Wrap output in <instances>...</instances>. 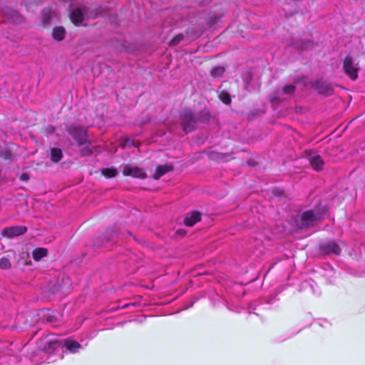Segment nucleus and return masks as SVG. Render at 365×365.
Instances as JSON below:
<instances>
[{"instance_id": "8", "label": "nucleus", "mask_w": 365, "mask_h": 365, "mask_svg": "<svg viewBox=\"0 0 365 365\" xmlns=\"http://www.w3.org/2000/svg\"><path fill=\"white\" fill-rule=\"evenodd\" d=\"M320 250L326 255L334 254L339 255L341 252L340 246L334 241L329 240L322 243Z\"/></svg>"}, {"instance_id": "15", "label": "nucleus", "mask_w": 365, "mask_h": 365, "mask_svg": "<svg viewBox=\"0 0 365 365\" xmlns=\"http://www.w3.org/2000/svg\"><path fill=\"white\" fill-rule=\"evenodd\" d=\"M294 46L297 49L307 50L314 47V43L310 40H297L294 43Z\"/></svg>"}, {"instance_id": "18", "label": "nucleus", "mask_w": 365, "mask_h": 365, "mask_svg": "<svg viewBox=\"0 0 365 365\" xmlns=\"http://www.w3.org/2000/svg\"><path fill=\"white\" fill-rule=\"evenodd\" d=\"M63 345L66 346L67 349L72 353H76L81 347V344L71 340H66L63 341Z\"/></svg>"}, {"instance_id": "31", "label": "nucleus", "mask_w": 365, "mask_h": 365, "mask_svg": "<svg viewBox=\"0 0 365 365\" xmlns=\"http://www.w3.org/2000/svg\"><path fill=\"white\" fill-rule=\"evenodd\" d=\"M50 132H51H51H54V128H51Z\"/></svg>"}, {"instance_id": "16", "label": "nucleus", "mask_w": 365, "mask_h": 365, "mask_svg": "<svg viewBox=\"0 0 365 365\" xmlns=\"http://www.w3.org/2000/svg\"><path fill=\"white\" fill-rule=\"evenodd\" d=\"M173 166L169 165H159L156 168V171L153 175V178L155 180L160 178L163 175L171 171Z\"/></svg>"}, {"instance_id": "1", "label": "nucleus", "mask_w": 365, "mask_h": 365, "mask_svg": "<svg viewBox=\"0 0 365 365\" xmlns=\"http://www.w3.org/2000/svg\"><path fill=\"white\" fill-rule=\"evenodd\" d=\"M210 114L207 111H201L194 113L190 109H185L181 115V125L186 133L191 132L196 128L198 123H205L209 120Z\"/></svg>"}, {"instance_id": "17", "label": "nucleus", "mask_w": 365, "mask_h": 365, "mask_svg": "<svg viewBox=\"0 0 365 365\" xmlns=\"http://www.w3.org/2000/svg\"><path fill=\"white\" fill-rule=\"evenodd\" d=\"M66 35V31L63 27L58 26L53 29L52 36L56 41H62Z\"/></svg>"}, {"instance_id": "28", "label": "nucleus", "mask_w": 365, "mask_h": 365, "mask_svg": "<svg viewBox=\"0 0 365 365\" xmlns=\"http://www.w3.org/2000/svg\"><path fill=\"white\" fill-rule=\"evenodd\" d=\"M29 179V175L27 173H23L20 176V180L22 181H26Z\"/></svg>"}, {"instance_id": "30", "label": "nucleus", "mask_w": 365, "mask_h": 365, "mask_svg": "<svg viewBox=\"0 0 365 365\" xmlns=\"http://www.w3.org/2000/svg\"><path fill=\"white\" fill-rule=\"evenodd\" d=\"M53 317H48L47 320L50 322H53Z\"/></svg>"}, {"instance_id": "25", "label": "nucleus", "mask_w": 365, "mask_h": 365, "mask_svg": "<svg viewBox=\"0 0 365 365\" xmlns=\"http://www.w3.org/2000/svg\"><path fill=\"white\" fill-rule=\"evenodd\" d=\"M11 264L9 259L6 257H2L0 259V268L4 269H10Z\"/></svg>"}, {"instance_id": "5", "label": "nucleus", "mask_w": 365, "mask_h": 365, "mask_svg": "<svg viewBox=\"0 0 365 365\" xmlns=\"http://www.w3.org/2000/svg\"><path fill=\"white\" fill-rule=\"evenodd\" d=\"M296 87L292 84L285 86L282 89H277L272 94L271 101L274 103L282 102L287 98L284 96H290L294 93Z\"/></svg>"}, {"instance_id": "6", "label": "nucleus", "mask_w": 365, "mask_h": 365, "mask_svg": "<svg viewBox=\"0 0 365 365\" xmlns=\"http://www.w3.org/2000/svg\"><path fill=\"white\" fill-rule=\"evenodd\" d=\"M343 68L346 74L352 80H355L358 77V68L353 62V59L350 56H347L344 61Z\"/></svg>"}, {"instance_id": "10", "label": "nucleus", "mask_w": 365, "mask_h": 365, "mask_svg": "<svg viewBox=\"0 0 365 365\" xmlns=\"http://www.w3.org/2000/svg\"><path fill=\"white\" fill-rule=\"evenodd\" d=\"M5 21H9L14 24H20L23 21V18L18 12L11 8H5L3 11Z\"/></svg>"}, {"instance_id": "3", "label": "nucleus", "mask_w": 365, "mask_h": 365, "mask_svg": "<svg viewBox=\"0 0 365 365\" xmlns=\"http://www.w3.org/2000/svg\"><path fill=\"white\" fill-rule=\"evenodd\" d=\"M99 14L97 11L91 9L86 6L73 8L70 11V19L76 26L81 25L86 19H96Z\"/></svg>"}, {"instance_id": "21", "label": "nucleus", "mask_w": 365, "mask_h": 365, "mask_svg": "<svg viewBox=\"0 0 365 365\" xmlns=\"http://www.w3.org/2000/svg\"><path fill=\"white\" fill-rule=\"evenodd\" d=\"M62 157L63 153L61 149L54 148L51 150V158L53 162H58L61 160Z\"/></svg>"}, {"instance_id": "23", "label": "nucleus", "mask_w": 365, "mask_h": 365, "mask_svg": "<svg viewBox=\"0 0 365 365\" xmlns=\"http://www.w3.org/2000/svg\"><path fill=\"white\" fill-rule=\"evenodd\" d=\"M224 72H225L224 67L217 66V67L214 68L211 71V76L214 78H218V77L222 76V74L224 73Z\"/></svg>"}, {"instance_id": "11", "label": "nucleus", "mask_w": 365, "mask_h": 365, "mask_svg": "<svg viewBox=\"0 0 365 365\" xmlns=\"http://www.w3.org/2000/svg\"><path fill=\"white\" fill-rule=\"evenodd\" d=\"M315 89L321 94L329 96L333 92V86L327 82L319 81L315 83Z\"/></svg>"}, {"instance_id": "19", "label": "nucleus", "mask_w": 365, "mask_h": 365, "mask_svg": "<svg viewBox=\"0 0 365 365\" xmlns=\"http://www.w3.org/2000/svg\"><path fill=\"white\" fill-rule=\"evenodd\" d=\"M53 13L50 9H44L42 11V23L44 26L49 25Z\"/></svg>"}, {"instance_id": "24", "label": "nucleus", "mask_w": 365, "mask_h": 365, "mask_svg": "<svg viewBox=\"0 0 365 365\" xmlns=\"http://www.w3.org/2000/svg\"><path fill=\"white\" fill-rule=\"evenodd\" d=\"M219 98L225 104H230L231 102L230 94L225 91H222L219 93Z\"/></svg>"}, {"instance_id": "29", "label": "nucleus", "mask_w": 365, "mask_h": 365, "mask_svg": "<svg viewBox=\"0 0 365 365\" xmlns=\"http://www.w3.org/2000/svg\"><path fill=\"white\" fill-rule=\"evenodd\" d=\"M178 232L181 235H184L185 234V232L181 230L178 231Z\"/></svg>"}, {"instance_id": "9", "label": "nucleus", "mask_w": 365, "mask_h": 365, "mask_svg": "<svg viewBox=\"0 0 365 365\" xmlns=\"http://www.w3.org/2000/svg\"><path fill=\"white\" fill-rule=\"evenodd\" d=\"M123 173L124 175L126 176H131L133 178H145V173L143 170V169L136 167L130 165H126L124 166L123 170Z\"/></svg>"}, {"instance_id": "7", "label": "nucleus", "mask_w": 365, "mask_h": 365, "mask_svg": "<svg viewBox=\"0 0 365 365\" xmlns=\"http://www.w3.org/2000/svg\"><path fill=\"white\" fill-rule=\"evenodd\" d=\"M27 231V227L21 225H16L12 227H5L1 231V235L4 237L11 238L18 237L25 234Z\"/></svg>"}, {"instance_id": "20", "label": "nucleus", "mask_w": 365, "mask_h": 365, "mask_svg": "<svg viewBox=\"0 0 365 365\" xmlns=\"http://www.w3.org/2000/svg\"><path fill=\"white\" fill-rule=\"evenodd\" d=\"M48 251L45 248H36L33 251V257L36 261L41 260L43 257L46 256Z\"/></svg>"}, {"instance_id": "12", "label": "nucleus", "mask_w": 365, "mask_h": 365, "mask_svg": "<svg viewBox=\"0 0 365 365\" xmlns=\"http://www.w3.org/2000/svg\"><path fill=\"white\" fill-rule=\"evenodd\" d=\"M200 220V214L197 211L187 213L184 219L185 225L191 227L193 226L197 222Z\"/></svg>"}, {"instance_id": "4", "label": "nucleus", "mask_w": 365, "mask_h": 365, "mask_svg": "<svg viewBox=\"0 0 365 365\" xmlns=\"http://www.w3.org/2000/svg\"><path fill=\"white\" fill-rule=\"evenodd\" d=\"M326 214L325 207H319L303 212L301 216V227H307L314 225L317 222L322 220Z\"/></svg>"}, {"instance_id": "2", "label": "nucleus", "mask_w": 365, "mask_h": 365, "mask_svg": "<svg viewBox=\"0 0 365 365\" xmlns=\"http://www.w3.org/2000/svg\"><path fill=\"white\" fill-rule=\"evenodd\" d=\"M66 130L76 141L78 145H85V147L81 150L82 155L91 154L92 150L89 148L88 145L90 143L87 140L86 130L83 127L73 125L68 127Z\"/></svg>"}, {"instance_id": "22", "label": "nucleus", "mask_w": 365, "mask_h": 365, "mask_svg": "<svg viewBox=\"0 0 365 365\" xmlns=\"http://www.w3.org/2000/svg\"><path fill=\"white\" fill-rule=\"evenodd\" d=\"M102 174L107 178H113L118 174V171L114 168H104L101 170Z\"/></svg>"}, {"instance_id": "27", "label": "nucleus", "mask_w": 365, "mask_h": 365, "mask_svg": "<svg viewBox=\"0 0 365 365\" xmlns=\"http://www.w3.org/2000/svg\"><path fill=\"white\" fill-rule=\"evenodd\" d=\"M123 147H131V146H135L134 144V142L132 140L126 139L123 143Z\"/></svg>"}, {"instance_id": "26", "label": "nucleus", "mask_w": 365, "mask_h": 365, "mask_svg": "<svg viewBox=\"0 0 365 365\" xmlns=\"http://www.w3.org/2000/svg\"><path fill=\"white\" fill-rule=\"evenodd\" d=\"M183 35L182 34H178L175 36L170 41L171 46H175L178 43H179L182 39H183Z\"/></svg>"}, {"instance_id": "14", "label": "nucleus", "mask_w": 365, "mask_h": 365, "mask_svg": "<svg viewBox=\"0 0 365 365\" xmlns=\"http://www.w3.org/2000/svg\"><path fill=\"white\" fill-rule=\"evenodd\" d=\"M309 160L314 170H321L323 168L324 161L319 155H311Z\"/></svg>"}, {"instance_id": "13", "label": "nucleus", "mask_w": 365, "mask_h": 365, "mask_svg": "<svg viewBox=\"0 0 365 365\" xmlns=\"http://www.w3.org/2000/svg\"><path fill=\"white\" fill-rule=\"evenodd\" d=\"M63 345V341H60L56 339H48L45 342V345L43 347V350L51 354L58 347Z\"/></svg>"}]
</instances>
